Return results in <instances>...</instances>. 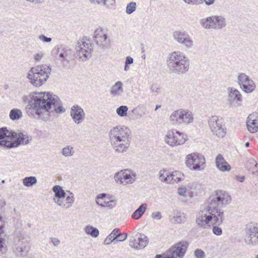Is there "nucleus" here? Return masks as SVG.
Here are the masks:
<instances>
[{
  "mask_svg": "<svg viewBox=\"0 0 258 258\" xmlns=\"http://www.w3.org/2000/svg\"><path fill=\"white\" fill-rule=\"evenodd\" d=\"M29 97L30 99L26 107V111L31 117L47 120L50 112L55 111L61 113L66 111L60 105L59 97L51 93L35 92L31 93Z\"/></svg>",
  "mask_w": 258,
  "mask_h": 258,
  "instance_id": "f257e3e1",
  "label": "nucleus"
},
{
  "mask_svg": "<svg viewBox=\"0 0 258 258\" xmlns=\"http://www.w3.org/2000/svg\"><path fill=\"white\" fill-rule=\"evenodd\" d=\"M248 130L252 133L257 132L258 129V114L253 113L248 115L246 121Z\"/></svg>",
  "mask_w": 258,
  "mask_h": 258,
  "instance_id": "aec40b11",
  "label": "nucleus"
},
{
  "mask_svg": "<svg viewBox=\"0 0 258 258\" xmlns=\"http://www.w3.org/2000/svg\"><path fill=\"white\" fill-rule=\"evenodd\" d=\"M205 163L204 157L199 154L192 153L186 156V164L189 168L199 170L203 169L202 167Z\"/></svg>",
  "mask_w": 258,
  "mask_h": 258,
  "instance_id": "f8f14e48",
  "label": "nucleus"
},
{
  "mask_svg": "<svg viewBox=\"0 0 258 258\" xmlns=\"http://www.w3.org/2000/svg\"><path fill=\"white\" fill-rule=\"evenodd\" d=\"M170 221L172 223H181L185 222V217L183 214L179 213L172 217L170 216Z\"/></svg>",
  "mask_w": 258,
  "mask_h": 258,
  "instance_id": "72a5a7b5",
  "label": "nucleus"
},
{
  "mask_svg": "<svg viewBox=\"0 0 258 258\" xmlns=\"http://www.w3.org/2000/svg\"><path fill=\"white\" fill-rule=\"evenodd\" d=\"M136 237H137L138 245H136L137 247L144 248L147 244L148 243V237L143 234H137L136 235Z\"/></svg>",
  "mask_w": 258,
  "mask_h": 258,
  "instance_id": "c85d7f7f",
  "label": "nucleus"
},
{
  "mask_svg": "<svg viewBox=\"0 0 258 258\" xmlns=\"http://www.w3.org/2000/svg\"><path fill=\"white\" fill-rule=\"evenodd\" d=\"M71 53V49L67 47V48L63 51V52L59 55V59L61 60H65L66 57L68 56V55H69Z\"/></svg>",
  "mask_w": 258,
  "mask_h": 258,
  "instance_id": "de8ad7c7",
  "label": "nucleus"
},
{
  "mask_svg": "<svg viewBox=\"0 0 258 258\" xmlns=\"http://www.w3.org/2000/svg\"><path fill=\"white\" fill-rule=\"evenodd\" d=\"M200 24L205 29H213V16L201 20Z\"/></svg>",
  "mask_w": 258,
  "mask_h": 258,
  "instance_id": "c756f323",
  "label": "nucleus"
},
{
  "mask_svg": "<svg viewBox=\"0 0 258 258\" xmlns=\"http://www.w3.org/2000/svg\"><path fill=\"white\" fill-rule=\"evenodd\" d=\"M13 251L18 256L25 257L29 251L27 241L24 237H16L14 241Z\"/></svg>",
  "mask_w": 258,
  "mask_h": 258,
  "instance_id": "9b49d317",
  "label": "nucleus"
},
{
  "mask_svg": "<svg viewBox=\"0 0 258 258\" xmlns=\"http://www.w3.org/2000/svg\"><path fill=\"white\" fill-rule=\"evenodd\" d=\"M67 46L64 45H61L59 46H55L53 50V51L56 50V52L55 53L60 55L63 51L67 48Z\"/></svg>",
  "mask_w": 258,
  "mask_h": 258,
  "instance_id": "8fccbe9b",
  "label": "nucleus"
},
{
  "mask_svg": "<svg viewBox=\"0 0 258 258\" xmlns=\"http://www.w3.org/2000/svg\"><path fill=\"white\" fill-rule=\"evenodd\" d=\"M91 3L96 2L98 4L102 6H106L108 8H110V6H114L115 0H90Z\"/></svg>",
  "mask_w": 258,
  "mask_h": 258,
  "instance_id": "f704fd0d",
  "label": "nucleus"
},
{
  "mask_svg": "<svg viewBox=\"0 0 258 258\" xmlns=\"http://www.w3.org/2000/svg\"><path fill=\"white\" fill-rule=\"evenodd\" d=\"M136 8L137 4L135 2H130L127 5L125 9V12L127 14L130 15L136 11Z\"/></svg>",
  "mask_w": 258,
  "mask_h": 258,
  "instance_id": "a19ab883",
  "label": "nucleus"
},
{
  "mask_svg": "<svg viewBox=\"0 0 258 258\" xmlns=\"http://www.w3.org/2000/svg\"><path fill=\"white\" fill-rule=\"evenodd\" d=\"M93 39L95 43L102 49L108 47L110 43L107 30L101 27H99L95 30Z\"/></svg>",
  "mask_w": 258,
  "mask_h": 258,
  "instance_id": "1a4fd4ad",
  "label": "nucleus"
},
{
  "mask_svg": "<svg viewBox=\"0 0 258 258\" xmlns=\"http://www.w3.org/2000/svg\"><path fill=\"white\" fill-rule=\"evenodd\" d=\"M74 151L73 148L70 146H68L62 149V154L65 157H70L73 155Z\"/></svg>",
  "mask_w": 258,
  "mask_h": 258,
  "instance_id": "79ce46f5",
  "label": "nucleus"
},
{
  "mask_svg": "<svg viewBox=\"0 0 258 258\" xmlns=\"http://www.w3.org/2000/svg\"><path fill=\"white\" fill-rule=\"evenodd\" d=\"M134 62V59L131 56H128L125 58V63H127L128 65L131 64Z\"/></svg>",
  "mask_w": 258,
  "mask_h": 258,
  "instance_id": "680f3d73",
  "label": "nucleus"
},
{
  "mask_svg": "<svg viewBox=\"0 0 258 258\" xmlns=\"http://www.w3.org/2000/svg\"><path fill=\"white\" fill-rule=\"evenodd\" d=\"M220 225H214L212 226L213 233L217 236H220L222 234V229L219 227ZM212 227V226H211Z\"/></svg>",
  "mask_w": 258,
  "mask_h": 258,
  "instance_id": "09e8293b",
  "label": "nucleus"
},
{
  "mask_svg": "<svg viewBox=\"0 0 258 258\" xmlns=\"http://www.w3.org/2000/svg\"><path fill=\"white\" fill-rule=\"evenodd\" d=\"M51 72L50 66L38 65L30 69L27 73V78L33 86L39 87L46 82Z\"/></svg>",
  "mask_w": 258,
  "mask_h": 258,
  "instance_id": "39448f33",
  "label": "nucleus"
},
{
  "mask_svg": "<svg viewBox=\"0 0 258 258\" xmlns=\"http://www.w3.org/2000/svg\"><path fill=\"white\" fill-rule=\"evenodd\" d=\"M184 113V123L189 124L193 121L194 116L191 111L187 110H183Z\"/></svg>",
  "mask_w": 258,
  "mask_h": 258,
  "instance_id": "c9c22d12",
  "label": "nucleus"
},
{
  "mask_svg": "<svg viewBox=\"0 0 258 258\" xmlns=\"http://www.w3.org/2000/svg\"><path fill=\"white\" fill-rule=\"evenodd\" d=\"M228 100L230 103L235 102L237 104L240 105L242 102V95L240 92L236 89L229 87L228 88Z\"/></svg>",
  "mask_w": 258,
  "mask_h": 258,
  "instance_id": "412c9836",
  "label": "nucleus"
},
{
  "mask_svg": "<svg viewBox=\"0 0 258 258\" xmlns=\"http://www.w3.org/2000/svg\"><path fill=\"white\" fill-rule=\"evenodd\" d=\"M31 140V137L25 132H9L6 127L0 128V146L11 149L21 145H27Z\"/></svg>",
  "mask_w": 258,
  "mask_h": 258,
  "instance_id": "7ed1b4c3",
  "label": "nucleus"
},
{
  "mask_svg": "<svg viewBox=\"0 0 258 258\" xmlns=\"http://www.w3.org/2000/svg\"><path fill=\"white\" fill-rule=\"evenodd\" d=\"M169 172L166 170H161L159 172V179L161 181L166 182L167 183V181H169L170 177H171V175H168Z\"/></svg>",
  "mask_w": 258,
  "mask_h": 258,
  "instance_id": "4c0bfd02",
  "label": "nucleus"
},
{
  "mask_svg": "<svg viewBox=\"0 0 258 258\" xmlns=\"http://www.w3.org/2000/svg\"><path fill=\"white\" fill-rule=\"evenodd\" d=\"M175 134H176L177 139H178V145H180L184 144L187 140V136L184 134L183 133H181L179 131L174 130Z\"/></svg>",
  "mask_w": 258,
  "mask_h": 258,
  "instance_id": "e433bc0d",
  "label": "nucleus"
},
{
  "mask_svg": "<svg viewBox=\"0 0 258 258\" xmlns=\"http://www.w3.org/2000/svg\"><path fill=\"white\" fill-rule=\"evenodd\" d=\"M93 47L92 44L83 39L78 41L75 47L76 57L81 61H86L91 56Z\"/></svg>",
  "mask_w": 258,
  "mask_h": 258,
  "instance_id": "0eeeda50",
  "label": "nucleus"
},
{
  "mask_svg": "<svg viewBox=\"0 0 258 258\" xmlns=\"http://www.w3.org/2000/svg\"><path fill=\"white\" fill-rule=\"evenodd\" d=\"M184 123V113L183 110H180L178 118V124Z\"/></svg>",
  "mask_w": 258,
  "mask_h": 258,
  "instance_id": "864d4df0",
  "label": "nucleus"
},
{
  "mask_svg": "<svg viewBox=\"0 0 258 258\" xmlns=\"http://www.w3.org/2000/svg\"><path fill=\"white\" fill-rule=\"evenodd\" d=\"M106 195H107L106 194L103 193L97 195L96 197V203L102 207H104V205L105 206L106 205L107 202L103 201V200L105 198Z\"/></svg>",
  "mask_w": 258,
  "mask_h": 258,
  "instance_id": "ea45409f",
  "label": "nucleus"
},
{
  "mask_svg": "<svg viewBox=\"0 0 258 258\" xmlns=\"http://www.w3.org/2000/svg\"><path fill=\"white\" fill-rule=\"evenodd\" d=\"M52 189L54 193L53 198L54 203L61 207H66L67 206H65L64 202L66 193L62 187L59 185H56L54 186Z\"/></svg>",
  "mask_w": 258,
  "mask_h": 258,
  "instance_id": "a211bd4d",
  "label": "nucleus"
},
{
  "mask_svg": "<svg viewBox=\"0 0 258 258\" xmlns=\"http://www.w3.org/2000/svg\"><path fill=\"white\" fill-rule=\"evenodd\" d=\"M130 130L125 126H117L112 128L109 133L110 142H125L130 140L131 136Z\"/></svg>",
  "mask_w": 258,
  "mask_h": 258,
  "instance_id": "6e6552de",
  "label": "nucleus"
},
{
  "mask_svg": "<svg viewBox=\"0 0 258 258\" xmlns=\"http://www.w3.org/2000/svg\"><path fill=\"white\" fill-rule=\"evenodd\" d=\"M236 178L237 180H238L240 182H242L244 179V176H236Z\"/></svg>",
  "mask_w": 258,
  "mask_h": 258,
  "instance_id": "338daca9",
  "label": "nucleus"
},
{
  "mask_svg": "<svg viewBox=\"0 0 258 258\" xmlns=\"http://www.w3.org/2000/svg\"><path fill=\"white\" fill-rule=\"evenodd\" d=\"M128 107L125 105H121L118 107L116 110L117 114L120 117H124L127 115Z\"/></svg>",
  "mask_w": 258,
  "mask_h": 258,
  "instance_id": "58836bf2",
  "label": "nucleus"
},
{
  "mask_svg": "<svg viewBox=\"0 0 258 258\" xmlns=\"http://www.w3.org/2000/svg\"><path fill=\"white\" fill-rule=\"evenodd\" d=\"M39 39L43 41L44 42L48 43L51 41L52 39L50 37H47L44 35H41L39 36Z\"/></svg>",
  "mask_w": 258,
  "mask_h": 258,
  "instance_id": "5fc2aeb1",
  "label": "nucleus"
},
{
  "mask_svg": "<svg viewBox=\"0 0 258 258\" xmlns=\"http://www.w3.org/2000/svg\"><path fill=\"white\" fill-rule=\"evenodd\" d=\"M43 57V54L42 53H38L34 55V58L35 61H40L42 57Z\"/></svg>",
  "mask_w": 258,
  "mask_h": 258,
  "instance_id": "4d7b16f0",
  "label": "nucleus"
},
{
  "mask_svg": "<svg viewBox=\"0 0 258 258\" xmlns=\"http://www.w3.org/2000/svg\"><path fill=\"white\" fill-rule=\"evenodd\" d=\"M213 29H221L226 26V20L223 17L221 16H213Z\"/></svg>",
  "mask_w": 258,
  "mask_h": 258,
  "instance_id": "bb28decb",
  "label": "nucleus"
},
{
  "mask_svg": "<svg viewBox=\"0 0 258 258\" xmlns=\"http://www.w3.org/2000/svg\"><path fill=\"white\" fill-rule=\"evenodd\" d=\"M136 174L132 170L125 169L116 172L114 175V179L118 184L126 185L131 184L135 181Z\"/></svg>",
  "mask_w": 258,
  "mask_h": 258,
  "instance_id": "ddd939ff",
  "label": "nucleus"
},
{
  "mask_svg": "<svg viewBox=\"0 0 258 258\" xmlns=\"http://www.w3.org/2000/svg\"><path fill=\"white\" fill-rule=\"evenodd\" d=\"M113 148L118 153H123L128 149L130 144V140H127L125 142L113 141L111 142Z\"/></svg>",
  "mask_w": 258,
  "mask_h": 258,
  "instance_id": "5701e85b",
  "label": "nucleus"
},
{
  "mask_svg": "<svg viewBox=\"0 0 258 258\" xmlns=\"http://www.w3.org/2000/svg\"><path fill=\"white\" fill-rule=\"evenodd\" d=\"M173 38L178 43L187 48H191L193 45V41L188 34L185 31H175L173 33Z\"/></svg>",
  "mask_w": 258,
  "mask_h": 258,
  "instance_id": "2eb2a0df",
  "label": "nucleus"
},
{
  "mask_svg": "<svg viewBox=\"0 0 258 258\" xmlns=\"http://www.w3.org/2000/svg\"><path fill=\"white\" fill-rule=\"evenodd\" d=\"M215 2V0H201V4H202L203 2H205L207 5L210 6L213 5Z\"/></svg>",
  "mask_w": 258,
  "mask_h": 258,
  "instance_id": "e2e57ef3",
  "label": "nucleus"
},
{
  "mask_svg": "<svg viewBox=\"0 0 258 258\" xmlns=\"http://www.w3.org/2000/svg\"><path fill=\"white\" fill-rule=\"evenodd\" d=\"M66 201L67 202H64L65 206L66 207H61L63 209H68L71 207L72 205V203L74 202V195L72 192L70 193V196H68L66 198Z\"/></svg>",
  "mask_w": 258,
  "mask_h": 258,
  "instance_id": "37998d69",
  "label": "nucleus"
},
{
  "mask_svg": "<svg viewBox=\"0 0 258 258\" xmlns=\"http://www.w3.org/2000/svg\"><path fill=\"white\" fill-rule=\"evenodd\" d=\"M168 175H171L172 176L170 177L169 181H167L168 183H171L172 181H176V179H175L176 175H175L174 173H170L169 172Z\"/></svg>",
  "mask_w": 258,
  "mask_h": 258,
  "instance_id": "0e129e2a",
  "label": "nucleus"
},
{
  "mask_svg": "<svg viewBox=\"0 0 258 258\" xmlns=\"http://www.w3.org/2000/svg\"><path fill=\"white\" fill-rule=\"evenodd\" d=\"M37 180L35 176L26 177L23 179V184L27 187L33 186L36 184Z\"/></svg>",
  "mask_w": 258,
  "mask_h": 258,
  "instance_id": "473e14b6",
  "label": "nucleus"
},
{
  "mask_svg": "<svg viewBox=\"0 0 258 258\" xmlns=\"http://www.w3.org/2000/svg\"><path fill=\"white\" fill-rule=\"evenodd\" d=\"M22 112L21 110L18 108L12 109L9 114L10 118L12 120H17L22 117Z\"/></svg>",
  "mask_w": 258,
  "mask_h": 258,
  "instance_id": "7c9ffc66",
  "label": "nucleus"
},
{
  "mask_svg": "<svg viewBox=\"0 0 258 258\" xmlns=\"http://www.w3.org/2000/svg\"><path fill=\"white\" fill-rule=\"evenodd\" d=\"M216 167L222 171H228L231 169L230 165L225 160L222 155L218 154L215 160Z\"/></svg>",
  "mask_w": 258,
  "mask_h": 258,
  "instance_id": "4be33fe9",
  "label": "nucleus"
},
{
  "mask_svg": "<svg viewBox=\"0 0 258 258\" xmlns=\"http://www.w3.org/2000/svg\"><path fill=\"white\" fill-rule=\"evenodd\" d=\"M85 232L88 235H91L93 237H97L99 235V231L98 229L91 225H87L85 228Z\"/></svg>",
  "mask_w": 258,
  "mask_h": 258,
  "instance_id": "2f4dec72",
  "label": "nucleus"
},
{
  "mask_svg": "<svg viewBox=\"0 0 258 258\" xmlns=\"http://www.w3.org/2000/svg\"><path fill=\"white\" fill-rule=\"evenodd\" d=\"M185 3L191 5L201 4V0H183Z\"/></svg>",
  "mask_w": 258,
  "mask_h": 258,
  "instance_id": "603ef678",
  "label": "nucleus"
},
{
  "mask_svg": "<svg viewBox=\"0 0 258 258\" xmlns=\"http://www.w3.org/2000/svg\"><path fill=\"white\" fill-rule=\"evenodd\" d=\"M231 198L224 190H216L215 194L210 197L203 211L196 218V223L203 228L214 225H221L224 221V211L221 209L230 203Z\"/></svg>",
  "mask_w": 258,
  "mask_h": 258,
  "instance_id": "f03ea898",
  "label": "nucleus"
},
{
  "mask_svg": "<svg viewBox=\"0 0 258 258\" xmlns=\"http://www.w3.org/2000/svg\"><path fill=\"white\" fill-rule=\"evenodd\" d=\"M188 245L187 241H179L164 253L157 254L154 258H183Z\"/></svg>",
  "mask_w": 258,
  "mask_h": 258,
  "instance_id": "423d86ee",
  "label": "nucleus"
},
{
  "mask_svg": "<svg viewBox=\"0 0 258 258\" xmlns=\"http://www.w3.org/2000/svg\"><path fill=\"white\" fill-rule=\"evenodd\" d=\"M4 221L3 220V217L0 216V256L7 250L6 240L2 237V234H4Z\"/></svg>",
  "mask_w": 258,
  "mask_h": 258,
  "instance_id": "b1692460",
  "label": "nucleus"
},
{
  "mask_svg": "<svg viewBox=\"0 0 258 258\" xmlns=\"http://www.w3.org/2000/svg\"><path fill=\"white\" fill-rule=\"evenodd\" d=\"M166 63L169 71L173 74L183 75L189 70L188 58L179 51H174L169 54Z\"/></svg>",
  "mask_w": 258,
  "mask_h": 258,
  "instance_id": "20e7f679",
  "label": "nucleus"
},
{
  "mask_svg": "<svg viewBox=\"0 0 258 258\" xmlns=\"http://www.w3.org/2000/svg\"><path fill=\"white\" fill-rule=\"evenodd\" d=\"M70 115L73 121L77 124L85 119V113L83 109L78 105H74L71 107Z\"/></svg>",
  "mask_w": 258,
  "mask_h": 258,
  "instance_id": "f3484780",
  "label": "nucleus"
},
{
  "mask_svg": "<svg viewBox=\"0 0 258 258\" xmlns=\"http://www.w3.org/2000/svg\"><path fill=\"white\" fill-rule=\"evenodd\" d=\"M50 239L53 244L55 246H58L60 243V240L57 238L52 237Z\"/></svg>",
  "mask_w": 258,
  "mask_h": 258,
  "instance_id": "bf43d9fd",
  "label": "nucleus"
},
{
  "mask_svg": "<svg viewBox=\"0 0 258 258\" xmlns=\"http://www.w3.org/2000/svg\"><path fill=\"white\" fill-rule=\"evenodd\" d=\"M118 228L114 229L111 233L108 235L104 241V244L108 245L112 242L115 243L116 242L123 241L127 237L126 233H120Z\"/></svg>",
  "mask_w": 258,
  "mask_h": 258,
  "instance_id": "dca6fc26",
  "label": "nucleus"
},
{
  "mask_svg": "<svg viewBox=\"0 0 258 258\" xmlns=\"http://www.w3.org/2000/svg\"><path fill=\"white\" fill-rule=\"evenodd\" d=\"M130 69V65H128L127 63H125L124 70L125 71H127Z\"/></svg>",
  "mask_w": 258,
  "mask_h": 258,
  "instance_id": "774afa93",
  "label": "nucleus"
},
{
  "mask_svg": "<svg viewBox=\"0 0 258 258\" xmlns=\"http://www.w3.org/2000/svg\"><path fill=\"white\" fill-rule=\"evenodd\" d=\"M237 83L241 89L245 93H250L255 89L254 82L244 73H240L237 78Z\"/></svg>",
  "mask_w": 258,
  "mask_h": 258,
  "instance_id": "4468645a",
  "label": "nucleus"
},
{
  "mask_svg": "<svg viewBox=\"0 0 258 258\" xmlns=\"http://www.w3.org/2000/svg\"><path fill=\"white\" fill-rule=\"evenodd\" d=\"M209 125L212 133L219 138L224 137L226 134V128L223 127L222 119L217 116H212L209 120Z\"/></svg>",
  "mask_w": 258,
  "mask_h": 258,
  "instance_id": "9d476101",
  "label": "nucleus"
},
{
  "mask_svg": "<svg viewBox=\"0 0 258 258\" xmlns=\"http://www.w3.org/2000/svg\"><path fill=\"white\" fill-rule=\"evenodd\" d=\"M110 94L113 97H118L123 92V84L121 81H117L111 88Z\"/></svg>",
  "mask_w": 258,
  "mask_h": 258,
  "instance_id": "a878e982",
  "label": "nucleus"
},
{
  "mask_svg": "<svg viewBox=\"0 0 258 258\" xmlns=\"http://www.w3.org/2000/svg\"><path fill=\"white\" fill-rule=\"evenodd\" d=\"M129 245H130V246H131L132 247L136 249H142V248H138V247H136L137 245V246H139L138 245V242L137 237H133V236L131 237L130 238Z\"/></svg>",
  "mask_w": 258,
  "mask_h": 258,
  "instance_id": "49530a36",
  "label": "nucleus"
},
{
  "mask_svg": "<svg viewBox=\"0 0 258 258\" xmlns=\"http://www.w3.org/2000/svg\"><path fill=\"white\" fill-rule=\"evenodd\" d=\"M186 188L185 187H179L178 189V192L179 195L181 196H184V194L186 192Z\"/></svg>",
  "mask_w": 258,
  "mask_h": 258,
  "instance_id": "052dcab7",
  "label": "nucleus"
},
{
  "mask_svg": "<svg viewBox=\"0 0 258 258\" xmlns=\"http://www.w3.org/2000/svg\"><path fill=\"white\" fill-rule=\"evenodd\" d=\"M147 207V205L145 203L141 204L139 207L135 210L132 215V218L135 220L140 219L145 213Z\"/></svg>",
  "mask_w": 258,
  "mask_h": 258,
  "instance_id": "cd10ccee",
  "label": "nucleus"
},
{
  "mask_svg": "<svg viewBox=\"0 0 258 258\" xmlns=\"http://www.w3.org/2000/svg\"><path fill=\"white\" fill-rule=\"evenodd\" d=\"M152 217L153 218L160 220L162 218V215L160 212H156L152 213Z\"/></svg>",
  "mask_w": 258,
  "mask_h": 258,
  "instance_id": "13d9d810",
  "label": "nucleus"
},
{
  "mask_svg": "<svg viewBox=\"0 0 258 258\" xmlns=\"http://www.w3.org/2000/svg\"><path fill=\"white\" fill-rule=\"evenodd\" d=\"M150 90L154 96H157L161 92V88L157 84H153L151 85Z\"/></svg>",
  "mask_w": 258,
  "mask_h": 258,
  "instance_id": "c03bdc74",
  "label": "nucleus"
},
{
  "mask_svg": "<svg viewBox=\"0 0 258 258\" xmlns=\"http://www.w3.org/2000/svg\"><path fill=\"white\" fill-rule=\"evenodd\" d=\"M194 254L197 258H204L206 256L205 252L201 249H197L194 252Z\"/></svg>",
  "mask_w": 258,
  "mask_h": 258,
  "instance_id": "3c124183",
  "label": "nucleus"
},
{
  "mask_svg": "<svg viewBox=\"0 0 258 258\" xmlns=\"http://www.w3.org/2000/svg\"><path fill=\"white\" fill-rule=\"evenodd\" d=\"M177 141L178 139H177L175 131L170 130L168 131L165 137V142L170 146L173 147L178 146Z\"/></svg>",
  "mask_w": 258,
  "mask_h": 258,
  "instance_id": "393cba45",
  "label": "nucleus"
},
{
  "mask_svg": "<svg viewBox=\"0 0 258 258\" xmlns=\"http://www.w3.org/2000/svg\"><path fill=\"white\" fill-rule=\"evenodd\" d=\"M115 205V203L114 201L111 200L106 202V205H104V207H107L109 209H112Z\"/></svg>",
  "mask_w": 258,
  "mask_h": 258,
  "instance_id": "6e6d98bb",
  "label": "nucleus"
},
{
  "mask_svg": "<svg viewBox=\"0 0 258 258\" xmlns=\"http://www.w3.org/2000/svg\"><path fill=\"white\" fill-rule=\"evenodd\" d=\"M252 173L258 176V164L255 162V167L253 169Z\"/></svg>",
  "mask_w": 258,
  "mask_h": 258,
  "instance_id": "69168bd1",
  "label": "nucleus"
},
{
  "mask_svg": "<svg viewBox=\"0 0 258 258\" xmlns=\"http://www.w3.org/2000/svg\"><path fill=\"white\" fill-rule=\"evenodd\" d=\"M180 110L174 111L170 115V120L173 124H178V118Z\"/></svg>",
  "mask_w": 258,
  "mask_h": 258,
  "instance_id": "a18cd8bd",
  "label": "nucleus"
},
{
  "mask_svg": "<svg viewBox=\"0 0 258 258\" xmlns=\"http://www.w3.org/2000/svg\"><path fill=\"white\" fill-rule=\"evenodd\" d=\"M258 228L252 225H249L247 227L246 235L245 237V240L248 244H258V239L256 238Z\"/></svg>",
  "mask_w": 258,
  "mask_h": 258,
  "instance_id": "6ab92c4d",
  "label": "nucleus"
}]
</instances>
